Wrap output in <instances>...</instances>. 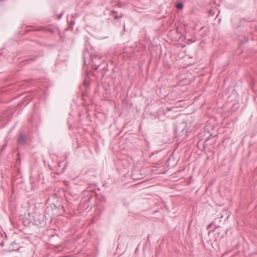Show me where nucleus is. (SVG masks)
<instances>
[{"instance_id":"obj_1","label":"nucleus","mask_w":257,"mask_h":257,"mask_svg":"<svg viewBox=\"0 0 257 257\" xmlns=\"http://www.w3.org/2000/svg\"><path fill=\"white\" fill-rule=\"evenodd\" d=\"M187 123L186 122L180 123L175 129L176 133H178L179 135H182L184 134H185L186 135V134L189 132L188 129H185Z\"/></svg>"},{"instance_id":"obj_2","label":"nucleus","mask_w":257,"mask_h":257,"mask_svg":"<svg viewBox=\"0 0 257 257\" xmlns=\"http://www.w3.org/2000/svg\"><path fill=\"white\" fill-rule=\"evenodd\" d=\"M18 143L19 145L24 146L26 143V137L22 133L20 134L18 140Z\"/></svg>"},{"instance_id":"obj_3","label":"nucleus","mask_w":257,"mask_h":257,"mask_svg":"<svg viewBox=\"0 0 257 257\" xmlns=\"http://www.w3.org/2000/svg\"><path fill=\"white\" fill-rule=\"evenodd\" d=\"M111 16L114 18V19L117 20L122 17V15H117L116 12L114 11H111Z\"/></svg>"},{"instance_id":"obj_4","label":"nucleus","mask_w":257,"mask_h":257,"mask_svg":"<svg viewBox=\"0 0 257 257\" xmlns=\"http://www.w3.org/2000/svg\"><path fill=\"white\" fill-rule=\"evenodd\" d=\"M175 7L179 10H182L184 7L183 4L182 2H177L175 5Z\"/></svg>"},{"instance_id":"obj_5","label":"nucleus","mask_w":257,"mask_h":257,"mask_svg":"<svg viewBox=\"0 0 257 257\" xmlns=\"http://www.w3.org/2000/svg\"><path fill=\"white\" fill-rule=\"evenodd\" d=\"M248 41V39L247 38H244V41L243 40H241V43L242 44H244V43L247 42Z\"/></svg>"},{"instance_id":"obj_6","label":"nucleus","mask_w":257,"mask_h":257,"mask_svg":"<svg viewBox=\"0 0 257 257\" xmlns=\"http://www.w3.org/2000/svg\"><path fill=\"white\" fill-rule=\"evenodd\" d=\"M100 66V65H92L93 68L95 69V70H97Z\"/></svg>"},{"instance_id":"obj_7","label":"nucleus","mask_w":257,"mask_h":257,"mask_svg":"<svg viewBox=\"0 0 257 257\" xmlns=\"http://www.w3.org/2000/svg\"><path fill=\"white\" fill-rule=\"evenodd\" d=\"M46 31H48V32H49L51 33H54V30L53 29H52V28H47L46 29Z\"/></svg>"},{"instance_id":"obj_8","label":"nucleus","mask_w":257,"mask_h":257,"mask_svg":"<svg viewBox=\"0 0 257 257\" xmlns=\"http://www.w3.org/2000/svg\"><path fill=\"white\" fill-rule=\"evenodd\" d=\"M107 67L106 66H104V67H103V71L107 70V69H106ZM105 72H103L102 74V76H104V74H105Z\"/></svg>"},{"instance_id":"obj_9","label":"nucleus","mask_w":257,"mask_h":257,"mask_svg":"<svg viewBox=\"0 0 257 257\" xmlns=\"http://www.w3.org/2000/svg\"><path fill=\"white\" fill-rule=\"evenodd\" d=\"M63 15V13L60 14L58 17V19H60L61 18L62 16Z\"/></svg>"},{"instance_id":"obj_10","label":"nucleus","mask_w":257,"mask_h":257,"mask_svg":"<svg viewBox=\"0 0 257 257\" xmlns=\"http://www.w3.org/2000/svg\"><path fill=\"white\" fill-rule=\"evenodd\" d=\"M36 59V57H34V58H31L30 59V60L34 61V60H35Z\"/></svg>"},{"instance_id":"obj_11","label":"nucleus","mask_w":257,"mask_h":257,"mask_svg":"<svg viewBox=\"0 0 257 257\" xmlns=\"http://www.w3.org/2000/svg\"><path fill=\"white\" fill-rule=\"evenodd\" d=\"M7 144H4V146H3V149H2V151H3V150H4V149L7 147Z\"/></svg>"},{"instance_id":"obj_12","label":"nucleus","mask_w":257,"mask_h":257,"mask_svg":"<svg viewBox=\"0 0 257 257\" xmlns=\"http://www.w3.org/2000/svg\"><path fill=\"white\" fill-rule=\"evenodd\" d=\"M83 61H84V63L85 64L86 60H85V58L84 56H83Z\"/></svg>"},{"instance_id":"obj_13","label":"nucleus","mask_w":257,"mask_h":257,"mask_svg":"<svg viewBox=\"0 0 257 257\" xmlns=\"http://www.w3.org/2000/svg\"><path fill=\"white\" fill-rule=\"evenodd\" d=\"M85 45L86 50V51H87L88 50V47H87L86 44H85Z\"/></svg>"},{"instance_id":"obj_14","label":"nucleus","mask_w":257,"mask_h":257,"mask_svg":"<svg viewBox=\"0 0 257 257\" xmlns=\"http://www.w3.org/2000/svg\"><path fill=\"white\" fill-rule=\"evenodd\" d=\"M212 12V10H210V11H209V14H210V15H211Z\"/></svg>"}]
</instances>
